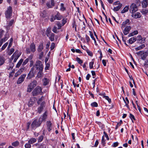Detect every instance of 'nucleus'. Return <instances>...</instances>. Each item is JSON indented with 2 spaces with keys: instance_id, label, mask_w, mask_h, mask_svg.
Listing matches in <instances>:
<instances>
[{
  "instance_id": "nucleus-40",
  "label": "nucleus",
  "mask_w": 148,
  "mask_h": 148,
  "mask_svg": "<svg viewBox=\"0 0 148 148\" xmlns=\"http://www.w3.org/2000/svg\"><path fill=\"white\" fill-rule=\"evenodd\" d=\"M103 97L107 100L109 103H111V99L108 96L103 95Z\"/></svg>"
},
{
  "instance_id": "nucleus-14",
  "label": "nucleus",
  "mask_w": 148,
  "mask_h": 148,
  "mask_svg": "<svg viewBox=\"0 0 148 148\" xmlns=\"http://www.w3.org/2000/svg\"><path fill=\"white\" fill-rule=\"evenodd\" d=\"M132 16L135 18H139L141 16V14L140 13L137 12L136 13H132Z\"/></svg>"
},
{
  "instance_id": "nucleus-44",
  "label": "nucleus",
  "mask_w": 148,
  "mask_h": 148,
  "mask_svg": "<svg viewBox=\"0 0 148 148\" xmlns=\"http://www.w3.org/2000/svg\"><path fill=\"white\" fill-rule=\"evenodd\" d=\"M91 106L92 107H97L98 105L97 103L95 102H94L91 103Z\"/></svg>"
},
{
  "instance_id": "nucleus-51",
  "label": "nucleus",
  "mask_w": 148,
  "mask_h": 148,
  "mask_svg": "<svg viewBox=\"0 0 148 148\" xmlns=\"http://www.w3.org/2000/svg\"><path fill=\"white\" fill-rule=\"evenodd\" d=\"M24 146L25 148H31V145L30 143H29L28 142V143H27L25 144Z\"/></svg>"
},
{
  "instance_id": "nucleus-19",
  "label": "nucleus",
  "mask_w": 148,
  "mask_h": 148,
  "mask_svg": "<svg viewBox=\"0 0 148 148\" xmlns=\"http://www.w3.org/2000/svg\"><path fill=\"white\" fill-rule=\"evenodd\" d=\"M43 85L46 86L48 85L49 82V80L46 78H45L42 79Z\"/></svg>"
},
{
  "instance_id": "nucleus-48",
  "label": "nucleus",
  "mask_w": 148,
  "mask_h": 148,
  "mask_svg": "<svg viewBox=\"0 0 148 148\" xmlns=\"http://www.w3.org/2000/svg\"><path fill=\"white\" fill-rule=\"evenodd\" d=\"M44 138V136L43 135H41L39 136L38 137V142H41L43 140Z\"/></svg>"
},
{
  "instance_id": "nucleus-21",
  "label": "nucleus",
  "mask_w": 148,
  "mask_h": 148,
  "mask_svg": "<svg viewBox=\"0 0 148 148\" xmlns=\"http://www.w3.org/2000/svg\"><path fill=\"white\" fill-rule=\"evenodd\" d=\"M30 48L31 51L32 52H34L36 50L35 45L34 43H32L30 46Z\"/></svg>"
},
{
  "instance_id": "nucleus-37",
  "label": "nucleus",
  "mask_w": 148,
  "mask_h": 148,
  "mask_svg": "<svg viewBox=\"0 0 148 148\" xmlns=\"http://www.w3.org/2000/svg\"><path fill=\"white\" fill-rule=\"evenodd\" d=\"M40 15L43 18L46 17L47 16V13L46 11L45 10H43L40 14Z\"/></svg>"
},
{
  "instance_id": "nucleus-28",
  "label": "nucleus",
  "mask_w": 148,
  "mask_h": 148,
  "mask_svg": "<svg viewBox=\"0 0 148 148\" xmlns=\"http://www.w3.org/2000/svg\"><path fill=\"white\" fill-rule=\"evenodd\" d=\"M5 60L2 56H0V66L2 65L4 63Z\"/></svg>"
},
{
  "instance_id": "nucleus-9",
  "label": "nucleus",
  "mask_w": 148,
  "mask_h": 148,
  "mask_svg": "<svg viewBox=\"0 0 148 148\" xmlns=\"http://www.w3.org/2000/svg\"><path fill=\"white\" fill-rule=\"evenodd\" d=\"M26 74H23L21 75L18 79L17 82L18 84H19L22 83L24 80V79L26 76Z\"/></svg>"
},
{
  "instance_id": "nucleus-49",
  "label": "nucleus",
  "mask_w": 148,
  "mask_h": 148,
  "mask_svg": "<svg viewBox=\"0 0 148 148\" xmlns=\"http://www.w3.org/2000/svg\"><path fill=\"white\" fill-rule=\"evenodd\" d=\"M123 123V122L121 120L119 122L117 123V125H116L115 127V129H118V127L120 126Z\"/></svg>"
},
{
  "instance_id": "nucleus-53",
  "label": "nucleus",
  "mask_w": 148,
  "mask_h": 148,
  "mask_svg": "<svg viewBox=\"0 0 148 148\" xmlns=\"http://www.w3.org/2000/svg\"><path fill=\"white\" fill-rule=\"evenodd\" d=\"M76 60L79 64H81L83 63V61L78 57H76Z\"/></svg>"
},
{
  "instance_id": "nucleus-35",
  "label": "nucleus",
  "mask_w": 148,
  "mask_h": 148,
  "mask_svg": "<svg viewBox=\"0 0 148 148\" xmlns=\"http://www.w3.org/2000/svg\"><path fill=\"white\" fill-rule=\"evenodd\" d=\"M36 141V140L34 138H31L28 141V143H29L32 144L35 143Z\"/></svg>"
},
{
  "instance_id": "nucleus-31",
  "label": "nucleus",
  "mask_w": 148,
  "mask_h": 148,
  "mask_svg": "<svg viewBox=\"0 0 148 148\" xmlns=\"http://www.w3.org/2000/svg\"><path fill=\"white\" fill-rule=\"evenodd\" d=\"M130 9L128 6H126L121 11L122 13H124L127 12Z\"/></svg>"
},
{
  "instance_id": "nucleus-15",
  "label": "nucleus",
  "mask_w": 148,
  "mask_h": 148,
  "mask_svg": "<svg viewBox=\"0 0 148 148\" xmlns=\"http://www.w3.org/2000/svg\"><path fill=\"white\" fill-rule=\"evenodd\" d=\"M129 22L130 20L128 19H127L125 21H123L122 25L121 26V28L122 29H123V28L125 27L127 25L129 24Z\"/></svg>"
},
{
  "instance_id": "nucleus-32",
  "label": "nucleus",
  "mask_w": 148,
  "mask_h": 148,
  "mask_svg": "<svg viewBox=\"0 0 148 148\" xmlns=\"http://www.w3.org/2000/svg\"><path fill=\"white\" fill-rule=\"evenodd\" d=\"M23 61V59H21L18 62V63L16 66V68H18L20 66H21V64H22V62Z\"/></svg>"
},
{
  "instance_id": "nucleus-27",
  "label": "nucleus",
  "mask_w": 148,
  "mask_h": 148,
  "mask_svg": "<svg viewBox=\"0 0 148 148\" xmlns=\"http://www.w3.org/2000/svg\"><path fill=\"white\" fill-rule=\"evenodd\" d=\"M148 3V0H144L142 2V7L145 8L147 7Z\"/></svg>"
},
{
  "instance_id": "nucleus-24",
  "label": "nucleus",
  "mask_w": 148,
  "mask_h": 148,
  "mask_svg": "<svg viewBox=\"0 0 148 148\" xmlns=\"http://www.w3.org/2000/svg\"><path fill=\"white\" fill-rule=\"evenodd\" d=\"M49 38V39L51 41H53L54 40L55 34L53 33L47 36Z\"/></svg>"
},
{
  "instance_id": "nucleus-13",
  "label": "nucleus",
  "mask_w": 148,
  "mask_h": 148,
  "mask_svg": "<svg viewBox=\"0 0 148 148\" xmlns=\"http://www.w3.org/2000/svg\"><path fill=\"white\" fill-rule=\"evenodd\" d=\"M51 4H50V1L46 3V5L48 8H51L54 6L55 5V3L54 0H51Z\"/></svg>"
},
{
  "instance_id": "nucleus-1",
  "label": "nucleus",
  "mask_w": 148,
  "mask_h": 148,
  "mask_svg": "<svg viewBox=\"0 0 148 148\" xmlns=\"http://www.w3.org/2000/svg\"><path fill=\"white\" fill-rule=\"evenodd\" d=\"M42 123V121L40 120V118L38 120L35 119L32 123L31 125V128L32 130H35L37 127H39Z\"/></svg>"
},
{
  "instance_id": "nucleus-45",
  "label": "nucleus",
  "mask_w": 148,
  "mask_h": 148,
  "mask_svg": "<svg viewBox=\"0 0 148 148\" xmlns=\"http://www.w3.org/2000/svg\"><path fill=\"white\" fill-rule=\"evenodd\" d=\"M29 60V58H27L23 62V63L22 64V66H24L28 62Z\"/></svg>"
},
{
  "instance_id": "nucleus-5",
  "label": "nucleus",
  "mask_w": 148,
  "mask_h": 148,
  "mask_svg": "<svg viewBox=\"0 0 148 148\" xmlns=\"http://www.w3.org/2000/svg\"><path fill=\"white\" fill-rule=\"evenodd\" d=\"M37 85V82L36 80H34L32 82L30 83L28 86L27 91L29 92H31Z\"/></svg>"
},
{
  "instance_id": "nucleus-59",
  "label": "nucleus",
  "mask_w": 148,
  "mask_h": 148,
  "mask_svg": "<svg viewBox=\"0 0 148 148\" xmlns=\"http://www.w3.org/2000/svg\"><path fill=\"white\" fill-rule=\"evenodd\" d=\"M14 73V69L12 70V71L9 74V77H12Z\"/></svg>"
},
{
  "instance_id": "nucleus-50",
  "label": "nucleus",
  "mask_w": 148,
  "mask_h": 148,
  "mask_svg": "<svg viewBox=\"0 0 148 148\" xmlns=\"http://www.w3.org/2000/svg\"><path fill=\"white\" fill-rule=\"evenodd\" d=\"M130 118L132 120V122L134 123V121L133 120H135V117L132 114L130 113Z\"/></svg>"
},
{
  "instance_id": "nucleus-22",
  "label": "nucleus",
  "mask_w": 148,
  "mask_h": 148,
  "mask_svg": "<svg viewBox=\"0 0 148 148\" xmlns=\"http://www.w3.org/2000/svg\"><path fill=\"white\" fill-rule=\"evenodd\" d=\"M34 76V72L30 71L27 75V78L30 79Z\"/></svg>"
},
{
  "instance_id": "nucleus-26",
  "label": "nucleus",
  "mask_w": 148,
  "mask_h": 148,
  "mask_svg": "<svg viewBox=\"0 0 148 148\" xmlns=\"http://www.w3.org/2000/svg\"><path fill=\"white\" fill-rule=\"evenodd\" d=\"M123 100L125 103V106L128 109H129L130 107L128 104L129 103V102L127 98V97H125V99L123 98Z\"/></svg>"
},
{
  "instance_id": "nucleus-47",
  "label": "nucleus",
  "mask_w": 148,
  "mask_h": 148,
  "mask_svg": "<svg viewBox=\"0 0 148 148\" xmlns=\"http://www.w3.org/2000/svg\"><path fill=\"white\" fill-rule=\"evenodd\" d=\"M21 71L18 70L15 74L14 76L16 77H17L19 75H20L21 73Z\"/></svg>"
},
{
  "instance_id": "nucleus-55",
  "label": "nucleus",
  "mask_w": 148,
  "mask_h": 148,
  "mask_svg": "<svg viewBox=\"0 0 148 148\" xmlns=\"http://www.w3.org/2000/svg\"><path fill=\"white\" fill-rule=\"evenodd\" d=\"M57 25L58 27V29H60L62 26H63L62 25V24L60 23L59 22H57Z\"/></svg>"
},
{
  "instance_id": "nucleus-23",
  "label": "nucleus",
  "mask_w": 148,
  "mask_h": 148,
  "mask_svg": "<svg viewBox=\"0 0 148 148\" xmlns=\"http://www.w3.org/2000/svg\"><path fill=\"white\" fill-rule=\"evenodd\" d=\"M122 6V3L119 4V5L116 6L113 9V10L114 11H117L119 10Z\"/></svg>"
},
{
  "instance_id": "nucleus-4",
  "label": "nucleus",
  "mask_w": 148,
  "mask_h": 148,
  "mask_svg": "<svg viewBox=\"0 0 148 148\" xmlns=\"http://www.w3.org/2000/svg\"><path fill=\"white\" fill-rule=\"evenodd\" d=\"M42 88L40 86H37L32 92L33 95L36 96L39 94L41 95L42 93Z\"/></svg>"
},
{
  "instance_id": "nucleus-36",
  "label": "nucleus",
  "mask_w": 148,
  "mask_h": 148,
  "mask_svg": "<svg viewBox=\"0 0 148 148\" xmlns=\"http://www.w3.org/2000/svg\"><path fill=\"white\" fill-rule=\"evenodd\" d=\"M60 10L61 11H64L66 10V8L64 6V4L63 3H61L60 4Z\"/></svg>"
},
{
  "instance_id": "nucleus-38",
  "label": "nucleus",
  "mask_w": 148,
  "mask_h": 148,
  "mask_svg": "<svg viewBox=\"0 0 148 148\" xmlns=\"http://www.w3.org/2000/svg\"><path fill=\"white\" fill-rule=\"evenodd\" d=\"M145 47V45L144 44H143V45L140 46H139L136 48L135 49V50L136 51H137L138 50L141 49H142L143 48H144Z\"/></svg>"
},
{
  "instance_id": "nucleus-12",
  "label": "nucleus",
  "mask_w": 148,
  "mask_h": 148,
  "mask_svg": "<svg viewBox=\"0 0 148 148\" xmlns=\"http://www.w3.org/2000/svg\"><path fill=\"white\" fill-rule=\"evenodd\" d=\"M47 127V130L50 132L52 129V123L51 121H47L46 122Z\"/></svg>"
},
{
  "instance_id": "nucleus-25",
  "label": "nucleus",
  "mask_w": 148,
  "mask_h": 148,
  "mask_svg": "<svg viewBox=\"0 0 148 148\" xmlns=\"http://www.w3.org/2000/svg\"><path fill=\"white\" fill-rule=\"evenodd\" d=\"M39 72H38L36 77L38 78H40L43 77V73H42L43 70H39Z\"/></svg>"
},
{
  "instance_id": "nucleus-42",
  "label": "nucleus",
  "mask_w": 148,
  "mask_h": 148,
  "mask_svg": "<svg viewBox=\"0 0 148 148\" xmlns=\"http://www.w3.org/2000/svg\"><path fill=\"white\" fill-rule=\"evenodd\" d=\"M43 97H44L43 96H42L41 97V98L39 99H38L37 101V103L38 105H40V104L41 103H40L42 102V101L43 100Z\"/></svg>"
},
{
  "instance_id": "nucleus-62",
  "label": "nucleus",
  "mask_w": 148,
  "mask_h": 148,
  "mask_svg": "<svg viewBox=\"0 0 148 148\" xmlns=\"http://www.w3.org/2000/svg\"><path fill=\"white\" fill-rule=\"evenodd\" d=\"M55 44L54 43H52L51 44V45L50 46L51 50H52L54 49V48L55 47Z\"/></svg>"
},
{
  "instance_id": "nucleus-39",
  "label": "nucleus",
  "mask_w": 148,
  "mask_h": 148,
  "mask_svg": "<svg viewBox=\"0 0 148 148\" xmlns=\"http://www.w3.org/2000/svg\"><path fill=\"white\" fill-rule=\"evenodd\" d=\"M8 35L7 34H6L5 35L4 37L3 38L1 39V40H2V41L3 42H4L8 40Z\"/></svg>"
},
{
  "instance_id": "nucleus-11",
  "label": "nucleus",
  "mask_w": 148,
  "mask_h": 148,
  "mask_svg": "<svg viewBox=\"0 0 148 148\" xmlns=\"http://www.w3.org/2000/svg\"><path fill=\"white\" fill-rule=\"evenodd\" d=\"M145 38H142L140 35H138L136 37V40L140 42L141 43H145Z\"/></svg>"
},
{
  "instance_id": "nucleus-2",
  "label": "nucleus",
  "mask_w": 148,
  "mask_h": 148,
  "mask_svg": "<svg viewBox=\"0 0 148 148\" xmlns=\"http://www.w3.org/2000/svg\"><path fill=\"white\" fill-rule=\"evenodd\" d=\"M138 56L140 57V58L143 60L146 59V57L148 56V50L144 51H139L136 53Z\"/></svg>"
},
{
  "instance_id": "nucleus-57",
  "label": "nucleus",
  "mask_w": 148,
  "mask_h": 148,
  "mask_svg": "<svg viewBox=\"0 0 148 148\" xmlns=\"http://www.w3.org/2000/svg\"><path fill=\"white\" fill-rule=\"evenodd\" d=\"M8 42H6L1 47L2 50H4L8 45Z\"/></svg>"
},
{
  "instance_id": "nucleus-54",
  "label": "nucleus",
  "mask_w": 148,
  "mask_h": 148,
  "mask_svg": "<svg viewBox=\"0 0 148 148\" xmlns=\"http://www.w3.org/2000/svg\"><path fill=\"white\" fill-rule=\"evenodd\" d=\"M4 31L2 29H0V39L1 38L4 34Z\"/></svg>"
},
{
  "instance_id": "nucleus-17",
  "label": "nucleus",
  "mask_w": 148,
  "mask_h": 148,
  "mask_svg": "<svg viewBox=\"0 0 148 148\" xmlns=\"http://www.w3.org/2000/svg\"><path fill=\"white\" fill-rule=\"evenodd\" d=\"M47 112H45L43 114L42 116H41L40 118V120L42 121H45V120L47 118Z\"/></svg>"
},
{
  "instance_id": "nucleus-30",
  "label": "nucleus",
  "mask_w": 148,
  "mask_h": 148,
  "mask_svg": "<svg viewBox=\"0 0 148 148\" xmlns=\"http://www.w3.org/2000/svg\"><path fill=\"white\" fill-rule=\"evenodd\" d=\"M43 43H40L39 46L38 48V52H41L43 49Z\"/></svg>"
},
{
  "instance_id": "nucleus-16",
  "label": "nucleus",
  "mask_w": 148,
  "mask_h": 148,
  "mask_svg": "<svg viewBox=\"0 0 148 148\" xmlns=\"http://www.w3.org/2000/svg\"><path fill=\"white\" fill-rule=\"evenodd\" d=\"M19 56L16 55V54L14 53L11 57V59L12 60L14 59L13 62L14 63L17 60Z\"/></svg>"
},
{
  "instance_id": "nucleus-8",
  "label": "nucleus",
  "mask_w": 148,
  "mask_h": 148,
  "mask_svg": "<svg viewBox=\"0 0 148 148\" xmlns=\"http://www.w3.org/2000/svg\"><path fill=\"white\" fill-rule=\"evenodd\" d=\"M36 68V69L38 70H43V65L41 61L38 60L36 61L35 63Z\"/></svg>"
},
{
  "instance_id": "nucleus-41",
  "label": "nucleus",
  "mask_w": 148,
  "mask_h": 148,
  "mask_svg": "<svg viewBox=\"0 0 148 148\" xmlns=\"http://www.w3.org/2000/svg\"><path fill=\"white\" fill-rule=\"evenodd\" d=\"M94 63V61L92 60V61L89 63V66L90 69H92L93 68V65Z\"/></svg>"
},
{
  "instance_id": "nucleus-52",
  "label": "nucleus",
  "mask_w": 148,
  "mask_h": 148,
  "mask_svg": "<svg viewBox=\"0 0 148 148\" xmlns=\"http://www.w3.org/2000/svg\"><path fill=\"white\" fill-rule=\"evenodd\" d=\"M86 51L89 56H92L93 54L92 52L90 50H89L88 49H86Z\"/></svg>"
},
{
  "instance_id": "nucleus-63",
  "label": "nucleus",
  "mask_w": 148,
  "mask_h": 148,
  "mask_svg": "<svg viewBox=\"0 0 148 148\" xmlns=\"http://www.w3.org/2000/svg\"><path fill=\"white\" fill-rule=\"evenodd\" d=\"M85 38L86 40L87 43H88L90 40L89 37L87 35L85 36Z\"/></svg>"
},
{
  "instance_id": "nucleus-7",
  "label": "nucleus",
  "mask_w": 148,
  "mask_h": 148,
  "mask_svg": "<svg viewBox=\"0 0 148 148\" xmlns=\"http://www.w3.org/2000/svg\"><path fill=\"white\" fill-rule=\"evenodd\" d=\"M45 105L46 103L45 101H42L40 103V106L38 107L37 109V111L38 113L40 114L41 113L45 107Z\"/></svg>"
},
{
  "instance_id": "nucleus-10",
  "label": "nucleus",
  "mask_w": 148,
  "mask_h": 148,
  "mask_svg": "<svg viewBox=\"0 0 148 148\" xmlns=\"http://www.w3.org/2000/svg\"><path fill=\"white\" fill-rule=\"evenodd\" d=\"M131 28L130 26H127L125 27L124 30L123 31V32L124 35H127L129 33Z\"/></svg>"
},
{
  "instance_id": "nucleus-61",
  "label": "nucleus",
  "mask_w": 148,
  "mask_h": 148,
  "mask_svg": "<svg viewBox=\"0 0 148 148\" xmlns=\"http://www.w3.org/2000/svg\"><path fill=\"white\" fill-rule=\"evenodd\" d=\"M14 22V19H12L10 21L8 25L9 26H11Z\"/></svg>"
},
{
  "instance_id": "nucleus-46",
  "label": "nucleus",
  "mask_w": 148,
  "mask_h": 148,
  "mask_svg": "<svg viewBox=\"0 0 148 148\" xmlns=\"http://www.w3.org/2000/svg\"><path fill=\"white\" fill-rule=\"evenodd\" d=\"M148 12V10L145 9H143L141 11V13L143 14L146 15Z\"/></svg>"
},
{
  "instance_id": "nucleus-29",
  "label": "nucleus",
  "mask_w": 148,
  "mask_h": 148,
  "mask_svg": "<svg viewBox=\"0 0 148 148\" xmlns=\"http://www.w3.org/2000/svg\"><path fill=\"white\" fill-rule=\"evenodd\" d=\"M14 66L13 63H10L9 64L8 66H7L6 69L8 70L12 69Z\"/></svg>"
},
{
  "instance_id": "nucleus-20",
  "label": "nucleus",
  "mask_w": 148,
  "mask_h": 148,
  "mask_svg": "<svg viewBox=\"0 0 148 148\" xmlns=\"http://www.w3.org/2000/svg\"><path fill=\"white\" fill-rule=\"evenodd\" d=\"M136 40V38L135 36H134L128 40V42L130 44H132Z\"/></svg>"
},
{
  "instance_id": "nucleus-33",
  "label": "nucleus",
  "mask_w": 148,
  "mask_h": 148,
  "mask_svg": "<svg viewBox=\"0 0 148 148\" xmlns=\"http://www.w3.org/2000/svg\"><path fill=\"white\" fill-rule=\"evenodd\" d=\"M53 33H51V28L50 27H48L46 30L45 34L47 36L50 35L51 34Z\"/></svg>"
},
{
  "instance_id": "nucleus-18",
  "label": "nucleus",
  "mask_w": 148,
  "mask_h": 148,
  "mask_svg": "<svg viewBox=\"0 0 148 148\" xmlns=\"http://www.w3.org/2000/svg\"><path fill=\"white\" fill-rule=\"evenodd\" d=\"M55 17L56 19L60 20L62 18V16L60 15L59 12H58L57 14L55 15Z\"/></svg>"
},
{
  "instance_id": "nucleus-60",
  "label": "nucleus",
  "mask_w": 148,
  "mask_h": 148,
  "mask_svg": "<svg viewBox=\"0 0 148 148\" xmlns=\"http://www.w3.org/2000/svg\"><path fill=\"white\" fill-rule=\"evenodd\" d=\"M52 31H53V32L56 34L58 33V32L57 31V29L56 27L54 26L53 27V28L52 29Z\"/></svg>"
},
{
  "instance_id": "nucleus-56",
  "label": "nucleus",
  "mask_w": 148,
  "mask_h": 148,
  "mask_svg": "<svg viewBox=\"0 0 148 148\" xmlns=\"http://www.w3.org/2000/svg\"><path fill=\"white\" fill-rule=\"evenodd\" d=\"M13 40V39L12 38H11L10 40V42L9 43L8 48H10L12 46V42Z\"/></svg>"
},
{
  "instance_id": "nucleus-34",
  "label": "nucleus",
  "mask_w": 148,
  "mask_h": 148,
  "mask_svg": "<svg viewBox=\"0 0 148 148\" xmlns=\"http://www.w3.org/2000/svg\"><path fill=\"white\" fill-rule=\"evenodd\" d=\"M138 31H137V30L134 31L132 32L129 34L128 36L129 37H130L134 36L135 35H136V34H138Z\"/></svg>"
},
{
  "instance_id": "nucleus-43",
  "label": "nucleus",
  "mask_w": 148,
  "mask_h": 148,
  "mask_svg": "<svg viewBox=\"0 0 148 148\" xmlns=\"http://www.w3.org/2000/svg\"><path fill=\"white\" fill-rule=\"evenodd\" d=\"M19 143L17 141L12 143V145L14 147L17 146L19 145Z\"/></svg>"
},
{
  "instance_id": "nucleus-3",
  "label": "nucleus",
  "mask_w": 148,
  "mask_h": 148,
  "mask_svg": "<svg viewBox=\"0 0 148 148\" xmlns=\"http://www.w3.org/2000/svg\"><path fill=\"white\" fill-rule=\"evenodd\" d=\"M12 8L11 6H10L7 8V10L5 12V15L6 18L8 19L10 18V17L12 15Z\"/></svg>"
},
{
  "instance_id": "nucleus-64",
  "label": "nucleus",
  "mask_w": 148,
  "mask_h": 148,
  "mask_svg": "<svg viewBox=\"0 0 148 148\" xmlns=\"http://www.w3.org/2000/svg\"><path fill=\"white\" fill-rule=\"evenodd\" d=\"M90 34V36L91 38L92 39V40H94V39H95V38L94 37L93 34L92 33L91 31H89Z\"/></svg>"
},
{
  "instance_id": "nucleus-58",
  "label": "nucleus",
  "mask_w": 148,
  "mask_h": 148,
  "mask_svg": "<svg viewBox=\"0 0 148 148\" xmlns=\"http://www.w3.org/2000/svg\"><path fill=\"white\" fill-rule=\"evenodd\" d=\"M72 27L75 28V30L76 31L77 30V25L75 21H74L73 23L72 24Z\"/></svg>"
},
{
  "instance_id": "nucleus-6",
  "label": "nucleus",
  "mask_w": 148,
  "mask_h": 148,
  "mask_svg": "<svg viewBox=\"0 0 148 148\" xmlns=\"http://www.w3.org/2000/svg\"><path fill=\"white\" fill-rule=\"evenodd\" d=\"M129 10L131 13H135L138 10V8L137 5L134 3L132 4L130 6Z\"/></svg>"
}]
</instances>
